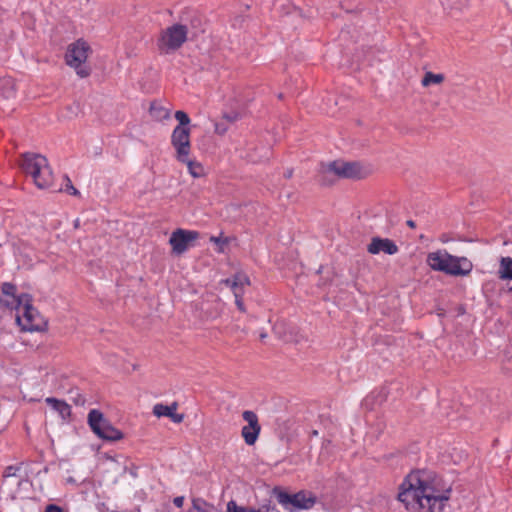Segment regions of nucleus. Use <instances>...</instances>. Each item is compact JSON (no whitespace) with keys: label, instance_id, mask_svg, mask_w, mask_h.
Returning a JSON list of instances; mask_svg holds the SVG:
<instances>
[{"label":"nucleus","instance_id":"28","mask_svg":"<svg viewBox=\"0 0 512 512\" xmlns=\"http://www.w3.org/2000/svg\"><path fill=\"white\" fill-rule=\"evenodd\" d=\"M227 512H258V510L250 507L238 506L234 501H230L227 504Z\"/></svg>","mask_w":512,"mask_h":512},{"label":"nucleus","instance_id":"25","mask_svg":"<svg viewBox=\"0 0 512 512\" xmlns=\"http://www.w3.org/2000/svg\"><path fill=\"white\" fill-rule=\"evenodd\" d=\"M445 77L443 74H435L433 72H426L422 78L421 84L423 87H427L430 84H441Z\"/></svg>","mask_w":512,"mask_h":512},{"label":"nucleus","instance_id":"24","mask_svg":"<svg viewBox=\"0 0 512 512\" xmlns=\"http://www.w3.org/2000/svg\"><path fill=\"white\" fill-rule=\"evenodd\" d=\"M181 162L187 165L189 173L194 178H198V177H201L204 175L203 166L196 161L190 160L189 156L187 157L186 161H181Z\"/></svg>","mask_w":512,"mask_h":512},{"label":"nucleus","instance_id":"42","mask_svg":"<svg viewBox=\"0 0 512 512\" xmlns=\"http://www.w3.org/2000/svg\"><path fill=\"white\" fill-rule=\"evenodd\" d=\"M66 482H67V483H70V484H75V483H76V480H75L73 477H68V478L66 479Z\"/></svg>","mask_w":512,"mask_h":512},{"label":"nucleus","instance_id":"29","mask_svg":"<svg viewBox=\"0 0 512 512\" xmlns=\"http://www.w3.org/2000/svg\"><path fill=\"white\" fill-rule=\"evenodd\" d=\"M64 179L66 181L64 191L70 195H74V196L79 195V191L73 186L70 178L68 176H64Z\"/></svg>","mask_w":512,"mask_h":512},{"label":"nucleus","instance_id":"36","mask_svg":"<svg viewBox=\"0 0 512 512\" xmlns=\"http://www.w3.org/2000/svg\"><path fill=\"white\" fill-rule=\"evenodd\" d=\"M173 503H174V505L176 507L181 508L183 506V503H184V497L183 496L175 497L173 499Z\"/></svg>","mask_w":512,"mask_h":512},{"label":"nucleus","instance_id":"37","mask_svg":"<svg viewBox=\"0 0 512 512\" xmlns=\"http://www.w3.org/2000/svg\"><path fill=\"white\" fill-rule=\"evenodd\" d=\"M244 157H246L251 162H258V161L261 160L260 157H256V156H254V155H252L250 153L245 154Z\"/></svg>","mask_w":512,"mask_h":512},{"label":"nucleus","instance_id":"32","mask_svg":"<svg viewBox=\"0 0 512 512\" xmlns=\"http://www.w3.org/2000/svg\"><path fill=\"white\" fill-rule=\"evenodd\" d=\"M45 512H68V511L56 504H49L46 506Z\"/></svg>","mask_w":512,"mask_h":512},{"label":"nucleus","instance_id":"17","mask_svg":"<svg viewBox=\"0 0 512 512\" xmlns=\"http://www.w3.org/2000/svg\"><path fill=\"white\" fill-rule=\"evenodd\" d=\"M26 477L22 464L7 466L3 471V480L7 485H20Z\"/></svg>","mask_w":512,"mask_h":512},{"label":"nucleus","instance_id":"31","mask_svg":"<svg viewBox=\"0 0 512 512\" xmlns=\"http://www.w3.org/2000/svg\"><path fill=\"white\" fill-rule=\"evenodd\" d=\"M228 131V126L223 122L215 123V133L218 135H224Z\"/></svg>","mask_w":512,"mask_h":512},{"label":"nucleus","instance_id":"5","mask_svg":"<svg viewBox=\"0 0 512 512\" xmlns=\"http://www.w3.org/2000/svg\"><path fill=\"white\" fill-rule=\"evenodd\" d=\"M272 496L276 501L289 512H299L301 510L311 509L316 503V496L312 492L299 491L291 494L280 487L272 490Z\"/></svg>","mask_w":512,"mask_h":512},{"label":"nucleus","instance_id":"1","mask_svg":"<svg viewBox=\"0 0 512 512\" xmlns=\"http://www.w3.org/2000/svg\"><path fill=\"white\" fill-rule=\"evenodd\" d=\"M398 500L408 512H443L449 496L435 488L427 471H415L400 485Z\"/></svg>","mask_w":512,"mask_h":512},{"label":"nucleus","instance_id":"23","mask_svg":"<svg viewBox=\"0 0 512 512\" xmlns=\"http://www.w3.org/2000/svg\"><path fill=\"white\" fill-rule=\"evenodd\" d=\"M242 417L248 423V425H246L247 427H249L251 430H254L255 432L260 433L261 426L258 422V417L255 412L246 410L243 412Z\"/></svg>","mask_w":512,"mask_h":512},{"label":"nucleus","instance_id":"39","mask_svg":"<svg viewBox=\"0 0 512 512\" xmlns=\"http://www.w3.org/2000/svg\"><path fill=\"white\" fill-rule=\"evenodd\" d=\"M292 174H293V170L292 169H288L285 173H284V177L289 179L292 177Z\"/></svg>","mask_w":512,"mask_h":512},{"label":"nucleus","instance_id":"41","mask_svg":"<svg viewBox=\"0 0 512 512\" xmlns=\"http://www.w3.org/2000/svg\"><path fill=\"white\" fill-rule=\"evenodd\" d=\"M74 402H75V404H77V405H80V404H81V405H83V404H84V402H85V400H84V399H82V398L79 396V398L75 399V400H74Z\"/></svg>","mask_w":512,"mask_h":512},{"label":"nucleus","instance_id":"9","mask_svg":"<svg viewBox=\"0 0 512 512\" xmlns=\"http://www.w3.org/2000/svg\"><path fill=\"white\" fill-rule=\"evenodd\" d=\"M191 129H182V127H175L171 135V144L175 149V157L178 161H186L190 155Z\"/></svg>","mask_w":512,"mask_h":512},{"label":"nucleus","instance_id":"27","mask_svg":"<svg viewBox=\"0 0 512 512\" xmlns=\"http://www.w3.org/2000/svg\"><path fill=\"white\" fill-rule=\"evenodd\" d=\"M175 118L179 122L176 127H182V129H190V118L187 113L182 110H178L175 112Z\"/></svg>","mask_w":512,"mask_h":512},{"label":"nucleus","instance_id":"15","mask_svg":"<svg viewBox=\"0 0 512 512\" xmlns=\"http://www.w3.org/2000/svg\"><path fill=\"white\" fill-rule=\"evenodd\" d=\"M450 261L447 263V273L452 276H466L470 274L473 269V264L466 257L448 258Z\"/></svg>","mask_w":512,"mask_h":512},{"label":"nucleus","instance_id":"38","mask_svg":"<svg viewBox=\"0 0 512 512\" xmlns=\"http://www.w3.org/2000/svg\"><path fill=\"white\" fill-rule=\"evenodd\" d=\"M5 83H6L7 85H10V88H11V90H10L9 94L7 95V97H11V96H13V94H14L13 83H12L11 81H9V80H8V81H6Z\"/></svg>","mask_w":512,"mask_h":512},{"label":"nucleus","instance_id":"13","mask_svg":"<svg viewBox=\"0 0 512 512\" xmlns=\"http://www.w3.org/2000/svg\"><path fill=\"white\" fill-rule=\"evenodd\" d=\"M368 253L372 255L383 252L388 255H394L399 251L396 243L389 238L373 237L367 246Z\"/></svg>","mask_w":512,"mask_h":512},{"label":"nucleus","instance_id":"33","mask_svg":"<svg viewBox=\"0 0 512 512\" xmlns=\"http://www.w3.org/2000/svg\"><path fill=\"white\" fill-rule=\"evenodd\" d=\"M239 118V115L237 113H233V114H224L223 115V119H225L226 121H228L229 123H233L235 121H237Z\"/></svg>","mask_w":512,"mask_h":512},{"label":"nucleus","instance_id":"6","mask_svg":"<svg viewBox=\"0 0 512 512\" xmlns=\"http://www.w3.org/2000/svg\"><path fill=\"white\" fill-rule=\"evenodd\" d=\"M89 52L90 46L82 39L70 44L66 51V64L73 68L81 78H86L91 73V69L85 65Z\"/></svg>","mask_w":512,"mask_h":512},{"label":"nucleus","instance_id":"30","mask_svg":"<svg viewBox=\"0 0 512 512\" xmlns=\"http://www.w3.org/2000/svg\"><path fill=\"white\" fill-rule=\"evenodd\" d=\"M257 510L258 512H280L276 505L271 501L262 504Z\"/></svg>","mask_w":512,"mask_h":512},{"label":"nucleus","instance_id":"7","mask_svg":"<svg viewBox=\"0 0 512 512\" xmlns=\"http://www.w3.org/2000/svg\"><path fill=\"white\" fill-rule=\"evenodd\" d=\"M32 298L24 301L20 311H17L16 322L23 331H44L47 327V321L32 305Z\"/></svg>","mask_w":512,"mask_h":512},{"label":"nucleus","instance_id":"21","mask_svg":"<svg viewBox=\"0 0 512 512\" xmlns=\"http://www.w3.org/2000/svg\"><path fill=\"white\" fill-rule=\"evenodd\" d=\"M178 408V403L173 402L171 405H164L158 403L153 407V414L157 417H169L171 418L173 411H176Z\"/></svg>","mask_w":512,"mask_h":512},{"label":"nucleus","instance_id":"40","mask_svg":"<svg viewBox=\"0 0 512 512\" xmlns=\"http://www.w3.org/2000/svg\"><path fill=\"white\" fill-rule=\"evenodd\" d=\"M406 225L412 229L416 227V223L413 220H407Z\"/></svg>","mask_w":512,"mask_h":512},{"label":"nucleus","instance_id":"3","mask_svg":"<svg viewBox=\"0 0 512 512\" xmlns=\"http://www.w3.org/2000/svg\"><path fill=\"white\" fill-rule=\"evenodd\" d=\"M195 22L200 24V19L195 17L191 20L190 26L176 23L163 30L158 42L161 53L170 54L178 50L186 42L189 34L196 36L197 31H193V28H196Z\"/></svg>","mask_w":512,"mask_h":512},{"label":"nucleus","instance_id":"2","mask_svg":"<svg viewBox=\"0 0 512 512\" xmlns=\"http://www.w3.org/2000/svg\"><path fill=\"white\" fill-rule=\"evenodd\" d=\"M20 167L24 173L33 178L38 188L49 189L53 187V174L48 160L43 155L30 152L24 153Z\"/></svg>","mask_w":512,"mask_h":512},{"label":"nucleus","instance_id":"11","mask_svg":"<svg viewBox=\"0 0 512 512\" xmlns=\"http://www.w3.org/2000/svg\"><path fill=\"white\" fill-rule=\"evenodd\" d=\"M1 291L3 295L10 297L9 300H5L0 298L1 305L15 309L16 311H20L21 305L24 301H28L30 295L29 294H21L19 296L16 295L17 288L14 284L5 282L2 284Z\"/></svg>","mask_w":512,"mask_h":512},{"label":"nucleus","instance_id":"35","mask_svg":"<svg viewBox=\"0 0 512 512\" xmlns=\"http://www.w3.org/2000/svg\"><path fill=\"white\" fill-rule=\"evenodd\" d=\"M210 241L214 242L216 244H225V245L228 244V242H229L227 238H221V237H215V236H212L210 238Z\"/></svg>","mask_w":512,"mask_h":512},{"label":"nucleus","instance_id":"12","mask_svg":"<svg viewBox=\"0 0 512 512\" xmlns=\"http://www.w3.org/2000/svg\"><path fill=\"white\" fill-rule=\"evenodd\" d=\"M224 283L229 286L235 296V304L241 312H246L245 305L242 300L243 288L250 285L249 277L244 273H237L233 279H226Z\"/></svg>","mask_w":512,"mask_h":512},{"label":"nucleus","instance_id":"43","mask_svg":"<svg viewBox=\"0 0 512 512\" xmlns=\"http://www.w3.org/2000/svg\"><path fill=\"white\" fill-rule=\"evenodd\" d=\"M311 434H312V436H317V435H318V431H317V430H313V431L311 432Z\"/></svg>","mask_w":512,"mask_h":512},{"label":"nucleus","instance_id":"34","mask_svg":"<svg viewBox=\"0 0 512 512\" xmlns=\"http://www.w3.org/2000/svg\"><path fill=\"white\" fill-rule=\"evenodd\" d=\"M174 423H181L184 420L183 414H178L175 411H173L172 416L170 418Z\"/></svg>","mask_w":512,"mask_h":512},{"label":"nucleus","instance_id":"8","mask_svg":"<svg viewBox=\"0 0 512 512\" xmlns=\"http://www.w3.org/2000/svg\"><path fill=\"white\" fill-rule=\"evenodd\" d=\"M88 424L91 430L101 439L106 441H117L123 438V433L116 429L103 413L97 409H92L88 413Z\"/></svg>","mask_w":512,"mask_h":512},{"label":"nucleus","instance_id":"10","mask_svg":"<svg viewBox=\"0 0 512 512\" xmlns=\"http://www.w3.org/2000/svg\"><path fill=\"white\" fill-rule=\"evenodd\" d=\"M198 237L199 234L196 231L177 229L172 233L169 243L172 246L173 252L180 255L184 253L188 249L190 243Z\"/></svg>","mask_w":512,"mask_h":512},{"label":"nucleus","instance_id":"19","mask_svg":"<svg viewBox=\"0 0 512 512\" xmlns=\"http://www.w3.org/2000/svg\"><path fill=\"white\" fill-rule=\"evenodd\" d=\"M188 512H220L214 505L206 502L202 498L192 500V507Z\"/></svg>","mask_w":512,"mask_h":512},{"label":"nucleus","instance_id":"14","mask_svg":"<svg viewBox=\"0 0 512 512\" xmlns=\"http://www.w3.org/2000/svg\"><path fill=\"white\" fill-rule=\"evenodd\" d=\"M450 261L447 263V273L452 276H466L470 274L473 269V264L466 257L448 258Z\"/></svg>","mask_w":512,"mask_h":512},{"label":"nucleus","instance_id":"18","mask_svg":"<svg viewBox=\"0 0 512 512\" xmlns=\"http://www.w3.org/2000/svg\"><path fill=\"white\" fill-rule=\"evenodd\" d=\"M45 402L56 411L62 419H66L71 415V407L64 400L47 397Z\"/></svg>","mask_w":512,"mask_h":512},{"label":"nucleus","instance_id":"4","mask_svg":"<svg viewBox=\"0 0 512 512\" xmlns=\"http://www.w3.org/2000/svg\"><path fill=\"white\" fill-rule=\"evenodd\" d=\"M365 173L358 162H346L343 160H335L327 164H323L320 171L321 182L323 184L332 183L339 178L360 179Z\"/></svg>","mask_w":512,"mask_h":512},{"label":"nucleus","instance_id":"26","mask_svg":"<svg viewBox=\"0 0 512 512\" xmlns=\"http://www.w3.org/2000/svg\"><path fill=\"white\" fill-rule=\"evenodd\" d=\"M259 432H255L254 430H251L249 427L244 426L241 431V435L244 438L246 444L253 445L258 439Z\"/></svg>","mask_w":512,"mask_h":512},{"label":"nucleus","instance_id":"16","mask_svg":"<svg viewBox=\"0 0 512 512\" xmlns=\"http://www.w3.org/2000/svg\"><path fill=\"white\" fill-rule=\"evenodd\" d=\"M453 257L454 256L449 254L447 251L439 250L428 254L427 263L432 270L447 273V263L450 261L447 258Z\"/></svg>","mask_w":512,"mask_h":512},{"label":"nucleus","instance_id":"20","mask_svg":"<svg viewBox=\"0 0 512 512\" xmlns=\"http://www.w3.org/2000/svg\"><path fill=\"white\" fill-rule=\"evenodd\" d=\"M149 113L156 121H163L170 117V110L155 102L151 103Z\"/></svg>","mask_w":512,"mask_h":512},{"label":"nucleus","instance_id":"22","mask_svg":"<svg viewBox=\"0 0 512 512\" xmlns=\"http://www.w3.org/2000/svg\"><path fill=\"white\" fill-rule=\"evenodd\" d=\"M499 275L501 279L512 280V258L502 257L500 260Z\"/></svg>","mask_w":512,"mask_h":512},{"label":"nucleus","instance_id":"44","mask_svg":"<svg viewBox=\"0 0 512 512\" xmlns=\"http://www.w3.org/2000/svg\"><path fill=\"white\" fill-rule=\"evenodd\" d=\"M74 226H75V228L79 227V220L78 219L75 221Z\"/></svg>","mask_w":512,"mask_h":512},{"label":"nucleus","instance_id":"45","mask_svg":"<svg viewBox=\"0 0 512 512\" xmlns=\"http://www.w3.org/2000/svg\"><path fill=\"white\" fill-rule=\"evenodd\" d=\"M266 337H267L266 333H262V334H260V338H261V339H264V338H266Z\"/></svg>","mask_w":512,"mask_h":512}]
</instances>
